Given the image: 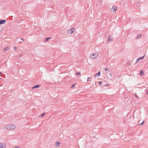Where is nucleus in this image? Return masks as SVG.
<instances>
[{
    "label": "nucleus",
    "instance_id": "f257e3e1",
    "mask_svg": "<svg viewBox=\"0 0 148 148\" xmlns=\"http://www.w3.org/2000/svg\"><path fill=\"white\" fill-rule=\"evenodd\" d=\"M5 127L7 130H13L15 129V126L12 124H8L5 126Z\"/></svg>",
    "mask_w": 148,
    "mask_h": 148
},
{
    "label": "nucleus",
    "instance_id": "9b49d317",
    "mask_svg": "<svg viewBox=\"0 0 148 148\" xmlns=\"http://www.w3.org/2000/svg\"><path fill=\"white\" fill-rule=\"evenodd\" d=\"M112 74L111 73H109L108 74V77L110 79H111L112 77Z\"/></svg>",
    "mask_w": 148,
    "mask_h": 148
},
{
    "label": "nucleus",
    "instance_id": "6ab92c4d",
    "mask_svg": "<svg viewBox=\"0 0 148 148\" xmlns=\"http://www.w3.org/2000/svg\"><path fill=\"white\" fill-rule=\"evenodd\" d=\"M76 75H80V73L78 72L77 73H76Z\"/></svg>",
    "mask_w": 148,
    "mask_h": 148
},
{
    "label": "nucleus",
    "instance_id": "c85d7f7f",
    "mask_svg": "<svg viewBox=\"0 0 148 148\" xmlns=\"http://www.w3.org/2000/svg\"><path fill=\"white\" fill-rule=\"evenodd\" d=\"M21 56H22V55H20V56H19V57H21Z\"/></svg>",
    "mask_w": 148,
    "mask_h": 148
},
{
    "label": "nucleus",
    "instance_id": "2eb2a0df",
    "mask_svg": "<svg viewBox=\"0 0 148 148\" xmlns=\"http://www.w3.org/2000/svg\"><path fill=\"white\" fill-rule=\"evenodd\" d=\"M144 56H145L143 57H140L139 58L140 59V60L144 58Z\"/></svg>",
    "mask_w": 148,
    "mask_h": 148
},
{
    "label": "nucleus",
    "instance_id": "5701e85b",
    "mask_svg": "<svg viewBox=\"0 0 148 148\" xmlns=\"http://www.w3.org/2000/svg\"><path fill=\"white\" fill-rule=\"evenodd\" d=\"M57 143H56V145H58L57 146L58 147V146H59V145H58V144H60V143H59L58 142H57Z\"/></svg>",
    "mask_w": 148,
    "mask_h": 148
},
{
    "label": "nucleus",
    "instance_id": "f3484780",
    "mask_svg": "<svg viewBox=\"0 0 148 148\" xmlns=\"http://www.w3.org/2000/svg\"><path fill=\"white\" fill-rule=\"evenodd\" d=\"M141 35H138L137 37V38L138 39L139 38L141 37Z\"/></svg>",
    "mask_w": 148,
    "mask_h": 148
},
{
    "label": "nucleus",
    "instance_id": "ddd939ff",
    "mask_svg": "<svg viewBox=\"0 0 148 148\" xmlns=\"http://www.w3.org/2000/svg\"><path fill=\"white\" fill-rule=\"evenodd\" d=\"M9 49V48L8 47H6V48H5L4 49V50L5 51H8Z\"/></svg>",
    "mask_w": 148,
    "mask_h": 148
},
{
    "label": "nucleus",
    "instance_id": "6e6552de",
    "mask_svg": "<svg viewBox=\"0 0 148 148\" xmlns=\"http://www.w3.org/2000/svg\"><path fill=\"white\" fill-rule=\"evenodd\" d=\"M140 120H139V121H138V125H143L144 122V121H143L141 123H141V122H140Z\"/></svg>",
    "mask_w": 148,
    "mask_h": 148
},
{
    "label": "nucleus",
    "instance_id": "1a4fd4ad",
    "mask_svg": "<svg viewBox=\"0 0 148 148\" xmlns=\"http://www.w3.org/2000/svg\"><path fill=\"white\" fill-rule=\"evenodd\" d=\"M139 74L140 76L143 75L144 74L143 71V70H141Z\"/></svg>",
    "mask_w": 148,
    "mask_h": 148
},
{
    "label": "nucleus",
    "instance_id": "a211bd4d",
    "mask_svg": "<svg viewBox=\"0 0 148 148\" xmlns=\"http://www.w3.org/2000/svg\"><path fill=\"white\" fill-rule=\"evenodd\" d=\"M17 49V47H14L13 48V49L14 50H16Z\"/></svg>",
    "mask_w": 148,
    "mask_h": 148
},
{
    "label": "nucleus",
    "instance_id": "7ed1b4c3",
    "mask_svg": "<svg viewBox=\"0 0 148 148\" xmlns=\"http://www.w3.org/2000/svg\"><path fill=\"white\" fill-rule=\"evenodd\" d=\"M75 30L74 28H71L69 29L68 30L67 32L69 34H72L73 32V31Z\"/></svg>",
    "mask_w": 148,
    "mask_h": 148
},
{
    "label": "nucleus",
    "instance_id": "f8f14e48",
    "mask_svg": "<svg viewBox=\"0 0 148 148\" xmlns=\"http://www.w3.org/2000/svg\"><path fill=\"white\" fill-rule=\"evenodd\" d=\"M40 85H36L34 86L32 88L34 89V88H38L40 87Z\"/></svg>",
    "mask_w": 148,
    "mask_h": 148
},
{
    "label": "nucleus",
    "instance_id": "aec40b11",
    "mask_svg": "<svg viewBox=\"0 0 148 148\" xmlns=\"http://www.w3.org/2000/svg\"><path fill=\"white\" fill-rule=\"evenodd\" d=\"M90 78V77H88L87 79V82H88L89 80V79Z\"/></svg>",
    "mask_w": 148,
    "mask_h": 148
},
{
    "label": "nucleus",
    "instance_id": "7c9ffc66",
    "mask_svg": "<svg viewBox=\"0 0 148 148\" xmlns=\"http://www.w3.org/2000/svg\"><path fill=\"white\" fill-rule=\"evenodd\" d=\"M1 73H0V74Z\"/></svg>",
    "mask_w": 148,
    "mask_h": 148
},
{
    "label": "nucleus",
    "instance_id": "39448f33",
    "mask_svg": "<svg viewBox=\"0 0 148 148\" xmlns=\"http://www.w3.org/2000/svg\"><path fill=\"white\" fill-rule=\"evenodd\" d=\"M117 8H116L114 6H113L111 9V11H112L113 12L115 11L116 10Z\"/></svg>",
    "mask_w": 148,
    "mask_h": 148
},
{
    "label": "nucleus",
    "instance_id": "cd10ccee",
    "mask_svg": "<svg viewBox=\"0 0 148 148\" xmlns=\"http://www.w3.org/2000/svg\"><path fill=\"white\" fill-rule=\"evenodd\" d=\"M21 39L23 41H24V40H23V39L22 38H21Z\"/></svg>",
    "mask_w": 148,
    "mask_h": 148
},
{
    "label": "nucleus",
    "instance_id": "4468645a",
    "mask_svg": "<svg viewBox=\"0 0 148 148\" xmlns=\"http://www.w3.org/2000/svg\"><path fill=\"white\" fill-rule=\"evenodd\" d=\"M50 38H46L45 40L46 42L48 41L49 40Z\"/></svg>",
    "mask_w": 148,
    "mask_h": 148
},
{
    "label": "nucleus",
    "instance_id": "412c9836",
    "mask_svg": "<svg viewBox=\"0 0 148 148\" xmlns=\"http://www.w3.org/2000/svg\"><path fill=\"white\" fill-rule=\"evenodd\" d=\"M75 84H73V85H72V86H71V88H73L74 87H75Z\"/></svg>",
    "mask_w": 148,
    "mask_h": 148
},
{
    "label": "nucleus",
    "instance_id": "423d86ee",
    "mask_svg": "<svg viewBox=\"0 0 148 148\" xmlns=\"http://www.w3.org/2000/svg\"><path fill=\"white\" fill-rule=\"evenodd\" d=\"M6 22V21L5 20H0V25L4 24Z\"/></svg>",
    "mask_w": 148,
    "mask_h": 148
},
{
    "label": "nucleus",
    "instance_id": "4be33fe9",
    "mask_svg": "<svg viewBox=\"0 0 148 148\" xmlns=\"http://www.w3.org/2000/svg\"><path fill=\"white\" fill-rule=\"evenodd\" d=\"M105 70L106 71H108L109 70V69H108L107 68H105Z\"/></svg>",
    "mask_w": 148,
    "mask_h": 148
},
{
    "label": "nucleus",
    "instance_id": "dca6fc26",
    "mask_svg": "<svg viewBox=\"0 0 148 148\" xmlns=\"http://www.w3.org/2000/svg\"><path fill=\"white\" fill-rule=\"evenodd\" d=\"M45 114V113H42V114H41V115H40V116H41V117H43V116H44V114Z\"/></svg>",
    "mask_w": 148,
    "mask_h": 148
},
{
    "label": "nucleus",
    "instance_id": "9d476101",
    "mask_svg": "<svg viewBox=\"0 0 148 148\" xmlns=\"http://www.w3.org/2000/svg\"><path fill=\"white\" fill-rule=\"evenodd\" d=\"M100 72L99 71L98 73L96 74L95 75V77H96L97 76L98 77L99 76H100Z\"/></svg>",
    "mask_w": 148,
    "mask_h": 148
},
{
    "label": "nucleus",
    "instance_id": "0eeeda50",
    "mask_svg": "<svg viewBox=\"0 0 148 148\" xmlns=\"http://www.w3.org/2000/svg\"><path fill=\"white\" fill-rule=\"evenodd\" d=\"M112 36H109V37L108 38V41L111 42L112 41Z\"/></svg>",
    "mask_w": 148,
    "mask_h": 148
},
{
    "label": "nucleus",
    "instance_id": "20e7f679",
    "mask_svg": "<svg viewBox=\"0 0 148 148\" xmlns=\"http://www.w3.org/2000/svg\"><path fill=\"white\" fill-rule=\"evenodd\" d=\"M5 144L4 143H0V148H5Z\"/></svg>",
    "mask_w": 148,
    "mask_h": 148
},
{
    "label": "nucleus",
    "instance_id": "f03ea898",
    "mask_svg": "<svg viewBox=\"0 0 148 148\" xmlns=\"http://www.w3.org/2000/svg\"><path fill=\"white\" fill-rule=\"evenodd\" d=\"M98 56V54L97 53H94L91 54L90 56V57L92 59H94Z\"/></svg>",
    "mask_w": 148,
    "mask_h": 148
},
{
    "label": "nucleus",
    "instance_id": "b1692460",
    "mask_svg": "<svg viewBox=\"0 0 148 148\" xmlns=\"http://www.w3.org/2000/svg\"><path fill=\"white\" fill-rule=\"evenodd\" d=\"M102 83V82H99V84H101Z\"/></svg>",
    "mask_w": 148,
    "mask_h": 148
},
{
    "label": "nucleus",
    "instance_id": "393cba45",
    "mask_svg": "<svg viewBox=\"0 0 148 148\" xmlns=\"http://www.w3.org/2000/svg\"><path fill=\"white\" fill-rule=\"evenodd\" d=\"M140 60V59L138 58L137 60V62L139 61Z\"/></svg>",
    "mask_w": 148,
    "mask_h": 148
},
{
    "label": "nucleus",
    "instance_id": "c756f323",
    "mask_svg": "<svg viewBox=\"0 0 148 148\" xmlns=\"http://www.w3.org/2000/svg\"><path fill=\"white\" fill-rule=\"evenodd\" d=\"M147 95H148V90L147 91Z\"/></svg>",
    "mask_w": 148,
    "mask_h": 148
},
{
    "label": "nucleus",
    "instance_id": "2f4dec72",
    "mask_svg": "<svg viewBox=\"0 0 148 148\" xmlns=\"http://www.w3.org/2000/svg\"><path fill=\"white\" fill-rule=\"evenodd\" d=\"M0 79H1V78H0Z\"/></svg>",
    "mask_w": 148,
    "mask_h": 148
},
{
    "label": "nucleus",
    "instance_id": "a878e982",
    "mask_svg": "<svg viewBox=\"0 0 148 148\" xmlns=\"http://www.w3.org/2000/svg\"><path fill=\"white\" fill-rule=\"evenodd\" d=\"M135 96L136 98H138V96L136 95H135Z\"/></svg>",
    "mask_w": 148,
    "mask_h": 148
},
{
    "label": "nucleus",
    "instance_id": "bb28decb",
    "mask_svg": "<svg viewBox=\"0 0 148 148\" xmlns=\"http://www.w3.org/2000/svg\"><path fill=\"white\" fill-rule=\"evenodd\" d=\"M15 148H20V147H15Z\"/></svg>",
    "mask_w": 148,
    "mask_h": 148
}]
</instances>
